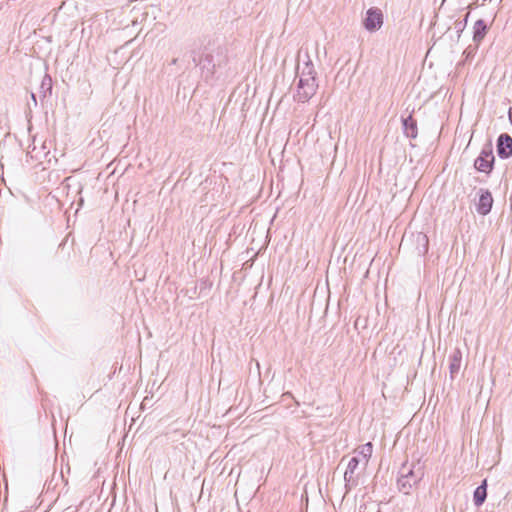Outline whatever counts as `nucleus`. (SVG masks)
<instances>
[{
    "mask_svg": "<svg viewBox=\"0 0 512 512\" xmlns=\"http://www.w3.org/2000/svg\"><path fill=\"white\" fill-rule=\"evenodd\" d=\"M405 133L408 137L415 138L417 135L416 124L411 116L403 120Z\"/></svg>",
    "mask_w": 512,
    "mask_h": 512,
    "instance_id": "obj_13",
    "label": "nucleus"
},
{
    "mask_svg": "<svg viewBox=\"0 0 512 512\" xmlns=\"http://www.w3.org/2000/svg\"><path fill=\"white\" fill-rule=\"evenodd\" d=\"M52 89H53L52 77L48 73H45L41 80L40 86H39V94H40V99L42 102L47 97L51 96Z\"/></svg>",
    "mask_w": 512,
    "mask_h": 512,
    "instance_id": "obj_8",
    "label": "nucleus"
},
{
    "mask_svg": "<svg viewBox=\"0 0 512 512\" xmlns=\"http://www.w3.org/2000/svg\"><path fill=\"white\" fill-rule=\"evenodd\" d=\"M31 100L34 103V106H37V97H36V94L34 92H31Z\"/></svg>",
    "mask_w": 512,
    "mask_h": 512,
    "instance_id": "obj_15",
    "label": "nucleus"
},
{
    "mask_svg": "<svg viewBox=\"0 0 512 512\" xmlns=\"http://www.w3.org/2000/svg\"><path fill=\"white\" fill-rule=\"evenodd\" d=\"M487 26L483 20H478L474 24V35L473 39L476 42H480L486 34Z\"/></svg>",
    "mask_w": 512,
    "mask_h": 512,
    "instance_id": "obj_11",
    "label": "nucleus"
},
{
    "mask_svg": "<svg viewBox=\"0 0 512 512\" xmlns=\"http://www.w3.org/2000/svg\"><path fill=\"white\" fill-rule=\"evenodd\" d=\"M462 353L459 349H456L450 357L449 370L452 377L456 375L461 367Z\"/></svg>",
    "mask_w": 512,
    "mask_h": 512,
    "instance_id": "obj_9",
    "label": "nucleus"
},
{
    "mask_svg": "<svg viewBox=\"0 0 512 512\" xmlns=\"http://www.w3.org/2000/svg\"><path fill=\"white\" fill-rule=\"evenodd\" d=\"M493 204V198L488 190L481 189L479 191V200L477 203V212L486 215L490 212Z\"/></svg>",
    "mask_w": 512,
    "mask_h": 512,
    "instance_id": "obj_6",
    "label": "nucleus"
},
{
    "mask_svg": "<svg viewBox=\"0 0 512 512\" xmlns=\"http://www.w3.org/2000/svg\"><path fill=\"white\" fill-rule=\"evenodd\" d=\"M494 162V155L491 149L482 150L480 155L476 158L474 166L483 173H489L492 169Z\"/></svg>",
    "mask_w": 512,
    "mask_h": 512,
    "instance_id": "obj_4",
    "label": "nucleus"
},
{
    "mask_svg": "<svg viewBox=\"0 0 512 512\" xmlns=\"http://www.w3.org/2000/svg\"><path fill=\"white\" fill-rule=\"evenodd\" d=\"M424 476V469L419 463L403 465L400 477L398 478V487L404 494H409Z\"/></svg>",
    "mask_w": 512,
    "mask_h": 512,
    "instance_id": "obj_3",
    "label": "nucleus"
},
{
    "mask_svg": "<svg viewBox=\"0 0 512 512\" xmlns=\"http://www.w3.org/2000/svg\"><path fill=\"white\" fill-rule=\"evenodd\" d=\"M383 24V16L379 10L369 9L364 20V26L368 31H376Z\"/></svg>",
    "mask_w": 512,
    "mask_h": 512,
    "instance_id": "obj_5",
    "label": "nucleus"
},
{
    "mask_svg": "<svg viewBox=\"0 0 512 512\" xmlns=\"http://www.w3.org/2000/svg\"><path fill=\"white\" fill-rule=\"evenodd\" d=\"M372 453L373 444L371 442L360 445L352 451V457L349 459L344 473L347 487L356 485L357 478L361 472L365 471Z\"/></svg>",
    "mask_w": 512,
    "mask_h": 512,
    "instance_id": "obj_1",
    "label": "nucleus"
},
{
    "mask_svg": "<svg viewBox=\"0 0 512 512\" xmlns=\"http://www.w3.org/2000/svg\"><path fill=\"white\" fill-rule=\"evenodd\" d=\"M317 88L314 66L311 62H306L299 72L295 98L300 102H306L316 93Z\"/></svg>",
    "mask_w": 512,
    "mask_h": 512,
    "instance_id": "obj_2",
    "label": "nucleus"
},
{
    "mask_svg": "<svg viewBox=\"0 0 512 512\" xmlns=\"http://www.w3.org/2000/svg\"><path fill=\"white\" fill-rule=\"evenodd\" d=\"M498 153L501 157L507 158L512 154V138L502 134L498 139Z\"/></svg>",
    "mask_w": 512,
    "mask_h": 512,
    "instance_id": "obj_7",
    "label": "nucleus"
},
{
    "mask_svg": "<svg viewBox=\"0 0 512 512\" xmlns=\"http://www.w3.org/2000/svg\"><path fill=\"white\" fill-rule=\"evenodd\" d=\"M487 496L486 492V480L483 481L482 485L478 486L476 490L474 491V503L476 506H481Z\"/></svg>",
    "mask_w": 512,
    "mask_h": 512,
    "instance_id": "obj_10",
    "label": "nucleus"
},
{
    "mask_svg": "<svg viewBox=\"0 0 512 512\" xmlns=\"http://www.w3.org/2000/svg\"><path fill=\"white\" fill-rule=\"evenodd\" d=\"M79 92L81 95H83L85 98L89 99L90 96L93 94V89L91 86V83L89 79L86 78V75L83 79L79 80Z\"/></svg>",
    "mask_w": 512,
    "mask_h": 512,
    "instance_id": "obj_12",
    "label": "nucleus"
},
{
    "mask_svg": "<svg viewBox=\"0 0 512 512\" xmlns=\"http://www.w3.org/2000/svg\"><path fill=\"white\" fill-rule=\"evenodd\" d=\"M417 241L419 243H422L423 246H424V251H427V245H428V238H427V236L422 234V233H419L417 235Z\"/></svg>",
    "mask_w": 512,
    "mask_h": 512,
    "instance_id": "obj_14",
    "label": "nucleus"
}]
</instances>
